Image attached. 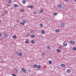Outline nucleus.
I'll use <instances>...</instances> for the list:
<instances>
[{
    "label": "nucleus",
    "mask_w": 76,
    "mask_h": 76,
    "mask_svg": "<svg viewBox=\"0 0 76 76\" xmlns=\"http://www.w3.org/2000/svg\"><path fill=\"white\" fill-rule=\"evenodd\" d=\"M44 12V10H40V13H42Z\"/></svg>",
    "instance_id": "nucleus-25"
},
{
    "label": "nucleus",
    "mask_w": 76,
    "mask_h": 76,
    "mask_svg": "<svg viewBox=\"0 0 76 76\" xmlns=\"http://www.w3.org/2000/svg\"><path fill=\"white\" fill-rule=\"evenodd\" d=\"M31 37H32V38H35V35L34 34H32L31 35Z\"/></svg>",
    "instance_id": "nucleus-15"
},
{
    "label": "nucleus",
    "mask_w": 76,
    "mask_h": 76,
    "mask_svg": "<svg viewBox=\"0 0 76 76\" xmlns=\"http://www.w3.org/2000/svg\"><path fill=\"white\" fill-rule=\"evenodd\" d=\"M26 44H28L29 43V41L26 40L25 42Z\"/></svg>",
    "instance_id": "nucleus-30"
},
{
    "label": "nucleus",
    "mask_w": 76,
    "mask_h": 76,
    "mask_svg": "<svg viewBox=\"0 0 76 76\" xmlns=\"http://www.w3.org/2000/svg\"><path fill=\"white\" fill-rule=\"evenodd\" d=\"M14 7H18V4H14Z\"/></svg>",
    "instance_id": "nucleus-7"
},
{
    "label": "nucleus",
    "mask_w": 76,
    "mask_h": 76,
    "mask_svg": "<svg viewBox=\"0 0 76 76\" xmlns=\"http://www.w3.org/2000/svg\"><path fill=\"white\" fill-rule=\"evenodd\" d=\"M57 13H54V15H55V16H56V15H57Z\"/></svg>",
    "instance_id": "nucleus-32"
},
{
    "label": "nucleus",
    "mask_w": 76,
    "mask_h": 76,
    "mask_svg": "<svg viewBox=\"0 0 76 76\" xmlns=\"http://www.w3.org/2000/svg\"><path fill=\"white\" fill-rule=\"evenodd\" d=\"M40 26H41V27H43V24L40 23Z\"/></svg>",
    "instance_id": "nucleus-26"
},
{
    "label": "nucleus",
    "mask_w": 76,
    "mask_h": 76,
    "mask_svg": "<svg viewBox=\"0 0 76 76\" xmlns=\"http://www.w3.org/2000/svg\"><path fill=\"white\" fill-rule=\"evenodd\" d=\"M20 23H21V25H25V24L22 22H20Z\"/></svg>",
    "instance_id": "nucleus-28"
},
{
    "label": "nucleus",
    "mask_w": 76,
    "mask_h": 76,
    "mask_svg": "<svg viewBox=\"0 0 76 76\" xmlns=\"http://www.w3.org/2000/svg\"><path fill=\"white\" fill-rule=\"evenodd\" d=\"M2 36V34L1 33H0V37H1Z\"/></svg>",
    "instance_id": "nucleus-37"
},
{
    "label": "nucleus",
    "mask_w": 76,
    "mask_h": 76,
    "mask_svg": "<svg viewBox=\"0 0 76 76\" xmlns=\"http://www.w3.org/2000/svg\"><path fill=\"white\" fill-rule=\"evenodd\" d=\"M31 42L32 44H34V43H35V41L34 40H31Z\"/></svg>",
    "instance_id": "nucleus-21"
},
{
    "label": "nucleus",
    "mask_w": 76,
    "mask_h": 76,
    "mask_svg": "<svg viewBox=\"0 0 76 76\" xmlns=\"http://www.w3.org/2000/svg\"><path fill=\"white\" fill-rule=\"evenodd\" d=\"M34 68H37V67H38V66H37V65L35 64V65H34Z\"/></svg>",
    "instance_id": "nucleus-18"
},
{
    "label": "nucleus",
    "mask_w": 76,
    "mask_h": 76,
    "mask_svg": "<svg viewBox=\"0 0 76 76\" xmlns=\"http://www.w3.org/2000/svg\"><path fill=\"white\" fill-rule=\"evenodd\" d=\"M67 43L66 42H64V43L63 44V46H64V47H66V46H67Z\"/></svg>",
    "instance_id": "nucleus-3"
},
{
    "label": "nucleus",
    "mask_w": 76,
    "mask_h": 76,
    "mask_svg": "<svg viewBox=\"0 0 76 76\" xmlns=\"http://www.w3.org/2000/svg\"><path fill=\"white\" fill-rule=\"evenodd\" d=\"M72 49L74 50V51H76V47H74L72 48Z\"/></svg>",
    "instance_id": "nucleus-24"
},
{
    "label": "nucleus",
    "mask_w": 76,
    "mask_h": 76,
    "mask_svg": "<svg viewBox=\"0 0 76 76\" xmlns=\"http://www.w3.org/2000/svg\"><path fill=\"white\" fill-rule=\"evenodd\" d=\"M75 1H76V0H74Z\"/></svg>",
    "instance_id": "nucleus-42"
},
{
    "label": "nucleus",
    "mask_w": 76,
    "mask_h": 76,
    "mask_svg": "<svg viewBox=\"0 0 76 76\" xmlns=\"http://www.w3.org/2000/svg\"><path fill=\"white\" fill-rule=\"evenodd\" d=\"M1 22V20H0V22Z\"/></svg>",
    "instance_id": "nucleus-43"
},
{
    "label": "nucleus",
    "mask_w": 76,
    "mask_h": 76,
    "mask_svg": "<svg viewBox=\"0 0 76 76\" xmlns=\"http://www.w3.org/2000/svg\"><path fill=\"white\" fill-rule=\"evenodd\" d=\"M61 25L62 27H64L65 25H64V23H61Z\"/></svg>",
    "instance_id": "nucleus-8"
},
{
    "label": "nucleus",
    "mask_w": 76,
    "mask_h": 76,
    "mask_svg": "<svg viewBox=\"0 0 76 76\" xmlns=\"http://www.w3.org/2000/svg\"><path fill=\"white\" fill-rule=\"evenodd\" d=\"M58 48L59 49H61V48H62V47H61V46H59Z\"/></svg>",
    "instance_id": "nucleus-33"
},
{
    "label": "nucleus",
    "mask_w": 76,
    "mask_h": 76,
    "mask_svg": "<svg viewBox=\"0 0 76 76\" xmlns=\"http://www.w3.org/2000/svg\"><path fill=\"white\" fill-rule=\"evenodd\" d=\"M37 13L36 12H34V15H36Z\"/></svg>",
    "instance_id": "nucleus-39"
},
{
    "label": "nucleus",
    "mask_w": 76,
    "mask_h": 76,
    "mask_svg": "<svg viewBox=\"0 0 76 76\" xmlns=\"http://www.w3.org/2000/svg\"><path fill=\"white\" fill-rule=\"evenodd\" d=\"M19 70L16 68H14V70H13V72L15 73H18Z\"/></svg>",
    "instance_id": "nucleus-2"
},
{
    "label": "nucleus",
    "mask_w": 76,
    "mask_h": 76,
    "mask_svg": "<svg viewBox=\"0 0 76 76\" xmlns=\"http://www.w3.org/2000/svg\"><path fill=\"white\" fill-rule=\"evenodd\" d=\"M57 6L58 7H61L62 6V4H58L57 5Z\"/></svg>",
    "instance_id": "nucleus-6"
},
{
    "label": "nucleus",
    "mask_w": 76,
    "mask_h": 76,
    "mask_svg": "<svg viewBox=\"0 0 76 76\" xmlns=\"http://www.w3.org/2000/svg\"><path fill=\"white\" fill-rule=\"evenodd\" d=\"M71 72V70L70 69H67L66 71L67 73H70Z\"/></svg>",
    "instance_id": "nucleus-10"
},
{
    "label": "nucleus",
    "mask_w": 76,
    "mask_h": 76,
    "mask_svg": "<svg viewBox=\"0 0 76 76\" xmlns=\"http://www.w3.org/2000/svg\"><path fill=\"white\" fill-rule=\"evenodd\" d=\"M3 16H4V14H2Z\"/></svg>",
    "instance_id": "nucleus-45"
},
{
    "label": "nucleus",
    "mask_w": 76,
    "mask_h": 76,
    "mask_svg": "<svg viewBox=\"0 0 76 76\" xmlns=\"http://www.w3.org/2000/svg\"><path fill=\"white\" fill-rule=\"evenodd\" d=\"M21 70L22 72H24L25 73H26V71L25 69L24 68H22Z\"/></svg>",
    "instance_id": "nucleus-4"
},
{
    "label": "nucleus",
    "mask_w": 76,
    "mask_h": 76,
    "mask_svg": "<svg viewBox=\"0 0 76 76\" xmlns=\"http://www.w3.org/2000/svg\"><path fill=\"white\" fill-rule=\"evenodd\" d=\"M18 52H16V53H18Z\"/></svg>",
    "instance_id": "nucleus-44"
},
{
    "label": "nucleus",
    "mask_w": 76,
    "mask_h": 76,
    "mask_svg": "<svg viewBox=\"0 0 76 76\" xmlns=\"http://www.w3.org/2000/svg\"><path fill=\"white\" fill-rule=\"evenodd\" d=\"M20 11L21 12H24V10L21 9L20 10Z\"/></svg>",
    "instance_id": "nucleus-27"
},
{
    "label": "nucleus",
    "mask_w": 76,
    "mask_h": 76,
    "mask_svg": "<svg viewBox=\"0 0 76 76\" xmlns=\"http://www.w3.org/2000/svg\"><path fill=\"white\" fill-rule=\"evenodd\" d=\"M56 51L58 52V53H60L61 52V50H60V49H57Z\"/></svg>",
    "instance_id": "nucleus-12"
},
{
    "label": "nucleus",
    "mask_w": 76,
    "mask_h": 76,
    "mask_svg": "<svg viewBox=\"0 0 76 76\" xmlns=\"http://www.w3.org/2000/svg\"><path fill=\"white\" fill-rule=\"evenodd\" d=\"M16 35H14L13 36L12 38H13V39H16Z\"/></svg>",
    "instance_id": "nucleus-13"
},
{
    "label": "nucleus",
    "mask_w": 76,
    "mask_h": 76,
    "mask_svg": "<svg viewBox=\"0 0 76 76\" xmlns=\"http://www.w3.org/2000/svg\"><path fill=\"white\" fill-rule=\"evenodd\" d=\"M48 63L49 64H52V61L51 60L49 61H48Z\"/></svg>",
    "instance_id": "nucleus-22"
},
{
    "label": "nucleus",
    "mask_w": 76,
    "mask_h": 76,
    "mask_svg": "<svg viewBox=\"0 0 76 76\" xmlns=\"http://www.w3.org/2000/svg\"><path fill=\"white\" fill-rule=\"evenodd\" d=\"M70 44H72V45H74L75 44V42L73 41H71L70 42Z\"/></svg>",
    "instance_id": "nucleus-5"
},
{
    "label": "nucleus",
    "mask_w": 76,
    "mask_h": 76,
    "mask_svg": "<svg viewBox=\"0 0 76 76\" xmlns=\"http://www.w3.org/2000/svg\"><path fill=\"white\" fill-rule=\"evenodd\" d=\"M65 1H68V0H65Z\"/></svg>",
    "instance_id": "nucleus-41"
},
{
    "label": "nucleus",
    "mask_w": 76,
    "mask_h": 76,
    "mask_svg": "<svg viewBox=\"0 0 76 76\" xmlns=\"http://www.w3.org/2000/svg\"><path fill=\"white\" fill-rule=\"evenodd\" d=\"M23 22H24V23H26V20H22Z\"/></svg>",
    "instance_id": "nucleus-16"
},
{
    "label": "nucleus",
    "mask_w": 76,
    "mask_h": 76,
    "mask_svg": "<svg viewBox=\"0 0 76 76\" xmlns=\"http://www.w3.org/2000/svg\"><path fill=\"white\" fill-rule=\"evenodd\" d=\"M41 33H42V34H45V31H44V30H42L41 31Z\"/></svg>",
    "instance_id": "nucleus-14"
},
{
    "label": "nucleus",
    "mask_w": 76,
    "mask_h": 76,
    "mask_svg": "<svg viewBox=\"0 0 76 76\" xmlns=\"http://www.w3.org/2000/svg\"><path fill=\"white\" fill-rule=\"evenodd\" d=\"M61 66L63 67H64L65 66V65H64V64H61Z\"/></svg>",
    "instance_id": "nucleus-17"
},
{
    "label": "nucleus",
    "mask_w": 76,
    "mask_h": 76,
    "mask_svg": "<svg viewBox=\"0 0 76 76\" xmlns=\"http://www.w3.org/2000/svg\"><path fill=\"white\" fill-rule=\"evenodd\" d=\"M11 75H12V76H16V75H15V74H12Z\"/></svg>",
    "instance_id": "nucleus-31"
},
{
    "label": "nucleus",
    "mask_w": 76,
    "mask_h": 76,
    "mask_svg": "<svg viewBox=\"0 0 76 76\" xmlns=\"http://www.w3.org/2000/svg\"><path fill=\"white\" fill-rule=\"evenodd\" d=\"M3 34H4V35L3 36V37L5 38V39H6V38H7L8 37V35L7 34H6V33L5 32V31H4L3 32Z\"/></svg>",
    "instance_id": "nucleus-1"
},
{
    "label": "nucleus",
    "mask_w": 76,
    "mask_h": 76,
    "mask_svg": "<svg viewBox=\"0 0 76 76\" xmlns=\"http://www.w3.org/2000/svg\"><path fill=\"white\" fill-rule=\"evenodd\" d=\"M37 67L38 69H39L41 68V66L40 65H38Z\"/></svg>",
    "instance_id": "nucleus-19"
},
{
    "label": "nucleus",
    "mask_w": 76,
    "mask_h": 76,
    "mask_svg": "<svg viewBox=\"0 0 76 76\" xmlns=\"http://www.w3.org/2000/svg\"><path fill=\"white\" fill-rule=\"evenodd\" d=\"M17 22H18V21L17 20Z\"/></svg>",
    "instance_id": "nucleus-46"
},
{
    "label": "nucleus",
    "mask_w": 76,
    "mask_h": 76,
    "mask_svg": "<svg viewBox=\"0 0 76 76\" xmlns=\"http://www.w3.org/2000/svg\"><path fill=\"white\" fill-rule=\"evenodd\" d=\"M7 6H9V7H10V5L9 4H7Z\"/></svg>",
    "instance_id": "nucleus-36"
},
{
    "label": "nucleus",
    "mask_w": 76,
    "mask_h": 76,
    "mask_svg": "<svg viewBox=\"0 0 76 76\" xmlns=\"http://www.w3.org/2000/svg\"><path fill=\"white\" fill-rule=\"evenodd\" d=\"M56 32H57L58 33V32H60V30L58 29H57L55 30Z\"/></svg>",
    "instance_id": "nucleus-9"
},
{
    "label": "nucleus",
    "mask_w": 76,
    "mask_h": 76,
    "mask_svg": "<svg viewBox=\"0 0 76 76\" xmlns=\"http://www.w3.org/2000/svg\"><path fill=\"white\" fill-rule=\"evenodd\" d=\"M47 48H48V49L49 50L50 49V46H48L47 47Z\"/></svg>",
    "instance_id": "nucleus-35"
},
{
    "label": "nucleus",
    "mask_w": 76,
    "mask_h": 76,
    "mask_svg": "<svg viewBox=\"0 0 76 76\" xmlns=\"http://www.w3.org/2000/svg\"><path fill=\"white\" fill-rule=\"evenodd\" d=\"M14 27H16V25H14Z\"/></svg>",
    "instance_id": "nucleus-40"
},
{
    "label": "nucleus",
    "mask_w": 76,
    "mask_h": 76,
    "mask_svg": "<svg viewBox=\"0 0 76 76\" xmlns=\"http://www.w3.org/2000/svg\"><path fill=\"white\" fill-rule=\"evenodd\" d=\"M26 3V1L25 0H23V4H25V3Z\"/></svg>",
    "instance_id": "nucleus-23"
},
{
    "label": "nucleus",
    "mask_w": 76,
    "mask_h": 76,
    "mask_svg": "<svg viewBox=\"0 0 76 76\" xmlns=\"http://www.w3.org/2000/svg\"><path fill=\"white\" fill-rule=\"evenodd\" d=\"M42 54L43 56H44V55H45V54L44 53H42Z\"/></svg>",
    "instance_id": "nucleus-38"
},
{
    "label": "nucleus",
    "mask_w": 76,
    "mask_h": 76,
    "mask_svg": "<svg viewBox=\"0 0 76 76\" xmlns=\"http://www.w3.org/2000/svg\"><path fill=\"white\" fill-rule=\"evenodd\" d=\"M18 55L19 56H22V53H18Z\"/></svg>",
    "instance_id": "nucleus-11"
},
{
    "label": "nucleus",
    "mask_w": 76,
    "mask_h": 76,
    "mask_svg": "<svg viewBox=\"0 0 76 76\" xmlns=\"http://www.w3.org/2000/svg\"><path fill=\"white\" fill-rule=\"evenodd\" d=\"M8 12L7 11H4V13H7Z\"/></svg>",
    "instance_id": "nucleus-34"
},
{
    "label": "nucleus",
    "mask_w": 76,
    "mask_h": 76,
    "mask_svg": "<svg viewBox=\"0 0 76 76\" xmlns=\"http://www.w3.org/2000/svg\"><path fill=\"white\" fill-rule=\"evenodd\" d=\"M29 8H30V9H33V8H34V7L32 5H30L29 6Z\"/></svg>",
    "instance_id": "nucleus-20"
},
{
    "label": "nucleus",
    "mask_w": 76,
    "mask_h": 76,
    "mask_svg": "<svg viewBox=\"0 0 76 76\" xmlns=\"http://www.w3.org/2000/svg\"><path fill=\"white\" fill-rule=\"evenodd\" d=\"M8 3L10 4H11L12 3H11V0H9V1Z\"/></svg>",
    "instance_id": "nucleus-29"
}]
</instances>
